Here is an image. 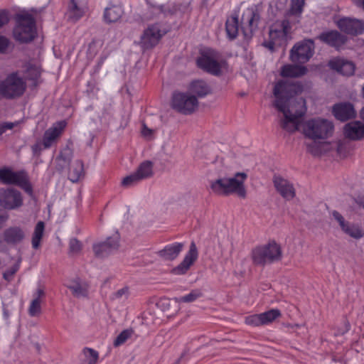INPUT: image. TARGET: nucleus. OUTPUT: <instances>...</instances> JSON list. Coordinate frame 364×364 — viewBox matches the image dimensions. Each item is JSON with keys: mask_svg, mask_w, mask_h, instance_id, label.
Segmentation results:
<instances>
[{"mask_svg": "<svg viewBox=\"0 0 364 364\" xmlns=\"http://www.w3.org/2000/svg\"><path fill=\"white\" fill-rule=\"evenodd\" d=\"M304 87L299 82L289 80L278 82L274 87V107L283 117L280 119L281 127L289 132L299 129L301 118L306 111V101L296 95L302 92Z\"/></svg>", "mask_w": 364, "mask_h": 364, "instance_id": "obj_1", "label": "nucleus"}, {"mask_svg": "<svg viewBox=\"0 0 364 364\" xmlns=\"http://www.w3.org/2000/svg\"><path fill=\"white\" fill-rule=\"evenodd\" d=\"M247 178V175L245 173L237 172L232 177L218 178L212 181L210 188L217 195L236 194L238 197L245 198L247 191L244 183Z\"/></svg>", "mask_w": 364, "mask_h": 364, "instance_id": "obj_2", "label": "nucleus"}, {"mask_svg": "<svg viewBox=\"0 0 364 364\" xmlns=\"http://www.w3.org/2000/svg\"><path fill=\"white\" fill-rule=\"evenodd\" d=\"M333 132V123L320 117L309 119L303 125L304 136L313 141L326 139L332 135Z\"/></svg>", "mask_w": 364, "mask_h": 364, "instance_id": "obj_3", "label": "nucleus"}, {"mask_svg": "<svg viewBox=\"0 0 364 364\" xmlns=\"http://www.w3.org/2000/svg\"><path fill=\"white\" fill-rule=\"evenodd\" d=\"M251 256L255 264L264 267L267 264L279 261L282 253L279 245L272 242L254 248Z\"/></svg>", "mask_w": 364, "mask_h": 364, "instance_id": "obj_4", "label": "nucleus"}, {"mask_svg": "<svg viewBox=\"0 0 364 364\" xmlns=\"http://www.w3.org/2000/svg\"><path fill=\"white\" fill-rule=\"evenodd\" d=\"M14 36L20 43H28L34 39L36 36V27L35 19L31 14L22 13L16 16Z\"/></svg>", "mask_w": 364, "mask_h": 364, "instance_id": "obj_5", "label": "nucleus"}, {"mask_svg": "<svg viewBox=\"0 0 364 364\" xmlns=\"http://www.w3.org/2000/svg\"><path fill=\"white\" fill-rule=\"evenodd\" d=\"M26 88L25 81L18 73L14 72L0 81V97L6 100H13L23 95Z\"/></svg>", "mask_w": 364, "mask_h": 364, "instance_id": "obj_6", "label": "nucleus"}, {"mask_svg": "<svg viewBox=\"0 0 364 364\" xmlns=\"http://www.w3.org/2000/svg\"><path fill=\"white\" fill-rule=\"evenodd\" d=\"M290 29L289 22L287 20L274 23L269 28V41H265L263 45L271 51H273L275 47L286 46Z\"/></svg>", "mask_w": 364, "mask_h": 364, "instance_id": "obj_7", "label": "nucleus"}, {"mask_svg": "<svg viewBox=\"0 0 364 364\" xmlns=\"http://www.w3.org/2000/svg\"><path fill=\"white\" fill-rule=\"evenodd\" d=\"M197 65L203 70L218 76L222 73V68L226 65V61L220 59L217 52L210 50L198 58Z\"/></svg>", "mask_w": 364, "mask_h": 364, "instance_id": "obj_8", "label": "nucleus"}, {"mask_svg": "<svg viewBox=\"0 0 364 364\" xmlns=\"http://www.w3.org/2000/svg\"><path fill=\"white\" fill-rule=\"evenodd\" d=\"M172 107L183 114H190L198 108L196 96L183 92H175L172 97Z\"/></svg>", "mask_w": 364, "mask_h": 364, "instance_id": "obj_9", "label": "nucleus"}, {"mask_svg": "<svg viewBox=\"0 0 364 364\" xmlns=\"http://www.w3.org/2000/svg\"><path fill=\"white\" fill-rule=\"evenodd\" d=\"M314 50V43L311 39L295 45L290 54L291 61L298 63H305L312 57Z\"/></svg>", "mask_w": 364, "mask_h": 364, "instance_id": "obj_10", "label": "nucleus"}, {"mask_svg": "<svg viewBox=\"0 0 364 364\" xmlns=\"http://www.w3.org/2000/svg\"><path fill=\"white\" fill-rule=\"evenodd\" d=\"M0 180L4 183L18 185L28 193H32V188L25 172H14L6 168L1 169Z\"/></svg>", "mask_w": 364, "mask_h": 364, "instance_id": "obj_11", "label": "nucleus"}, {"mask_svg": "<svg viewBox=\"0 0 364 364\" xmlns=\"http://www.w3.org/2000/svg\"><path fill=\"white\" fill-rule=\"evenodd\" d=\"M23 205L21 193L14 188L0 189V205L4 209L15 210Z\"/></svg>", "mask_w": 364, "mask_h": 364, "instance_id": "obj_12", "label": "nucleus"}, {"mask_svg": "<svg viewBox=\"0 0 364 364\" xmlns=\"http://www.w3.org/2000/svg\"><path fill=\"white\" fill-rule=\"evenodd\" d=\"M281 316L279 309H271L266 312L253 314L245 317V323L252 326H260L272 323L277 318Z\"/></svg>", "mask_w": 364, "mask_h": 364, "instance_id": "obj_13", "label": "nucleus"}, {"mask_svg": "<svg viewBox=\"0 0 364 364\" xmlns=\"http://www.w3.org/2000/svg\"><path fill=\"white\" fill-rule=\"evenodd\" d=\"M272 183L277 192L285 200H290L296 196L294 185L288 179L280 175H274Z\"/></svg>", "mask_w": 364, "mask_h": 364, "instance_id": "obj_14", "label": "nucleus"}, {"mask_svg": "<svg viewBox=\"0 0 364 364\" xmlns=\"http://www.w3.org/2000/svg\"><path fill=\"white\" fill-rule=\"evenodd\" d=\"M163 35L159 25L152 24L144 30L141 36V43L146 49L151 48L158 44Z\"/></svg>", "mask_w": 364, "mask_h": 364, "instance_id": "obj_15", "label": "nucleus"}, {"mask_svg": "<svg viewBox=\"0 0 364 364\" xmlns=\"http://www.w3.org/2000/svg\"><path fill=\"white\" fill-rule=\"evenodd\" d=\"M198 256V253L196 245L195 242H192L184 259L178 266L172 269L171 273L176 275L185 274L197 260Z\"/></svg>", "mask_w": 364, "mask_h": 364, "instance_id": "obj_16", "label": "nucleus"}, {"mask_svg": "<svg viewBox=\"0 0 364 364\" xmlns=\"http://www.w3.org/2000/svg\"><path fill=\"white\" fill-rule=\"evenodd\" d=\"M26 237V231L20 226H10L2 233L3 242L11 246L21 243Z\"/></svg>", "mask_w": 364, "mask_h": 364, "instance_id": "obj_17", "label": "nucleus"}, {"mask_svg": "<svg viewBox=\"0 0 364 364\" xmlns=\"http://www.w3.org/2000/svg\"><path fill=\"white\" fill-rule=\"evenodd\" d=\"M338 28L350 35H359L364 31V21L356 18H343L338 21Z\"/></svg>", "mask_w": 364, "mask_h": 364, "instance_id": "obj_18", "label": "nucleus"}, {"mask_svg": "<svg viewBox=\"0 0 364 364\" xmlns=\"http://www.w3.org/2000/svg\"><path fill=\"white\" fill-rule=\"evenodd\" d=\"M259 16L253 10H247L242 18V31L246 37H251L253 32L257 28Z\"/></svg>", "mask_w": 364, "mask_h": 364, "instance_id": "obj_19", "label": "nucleus"}, {"mask_svg": "<svg viewBox=\"0 0 364 364\" xmlns=\"http://www.w3.org/2000/svg\"><path fill=\"white\" fill-rule=\"evenodd\" d=\"M328 65L332 70L345 76H351L355 73V64L343 58H334L329 61Z\"/></svg>", "mask_w": 364, "mask_h": 364, "instance_id": "obj_20", "label": "nucleus"}, {"mask_svg": "<svg viewBox=\"0 0 364 364\" xmlns=\"http://www.w3.org/2000/svg\"><path fill=\"white\" fill-rule=\"evenodd\" d=\"M321 41L335 48H340L344 45L347 38L337 31H331L321 33L318 37Z\"/></svg>", "mask_w": 364, "mask_h": 364, "instance_id": "obj_21", "label": "nucleus"}, {"mask_svg": "<svg viewBox=\"0 0 364 364\" xmlns=\"http://www.w3.org/2000/svg\"><path fill=\"white\" fill-rule=\"evenodd\" d=\"M65 127V122L63 121L45 132L42 141L44 149H48L51 146L53 143L60 136Z\"/></svg>", "mask_w": 364, "mask_h": 364, "instance_id": "obj_22", "label": "nucleus"}, {"mask_svg": "<svg viewBox=\"0 0 364 364\" xmlns=\"http://www.w3.org/2000/svg\"><path fill=\"white\" fill-rule=\"evenodd\" d=\"M346 137L352 140H360L364 137V124L355 121L348 123L344 127Z\"/></svg>", "mask_w": 364, "mask_h": 364, "instance_id": "obj_23", "label": "nucleus"}, {"mask_svg": "<svg viewBox=\"0 0 364 364\" xmlns=\"http://www.w3.org/2000/svg\"><path fill=\"white\" fill-rule=\"evenodd\" d=\"M335 117L341 121H346L355 117V112L350 103H340L333 107Z\"/></svg>", "mask_w": 364, "mask_h": 364, "instance_id": "obj_24", "label": "nucleus"}, {"mask_svg": "<svg viewBox=\"0 0 364 364\" xmlns=\"http://www.w3.org/2000/svg\"><path fill=\"white\" fill-rule=\"evenodd\" d=\"M184 247L183 243L175 242L166 246L163 250L158 252V255L164 260L172 261L177 258Z\"/></svg>", "mask_w": 364, "mask_h": 364, "instance_id": "obj_25", "label": "nucleus"}, {"mask_svg": "<svg viewBox=\"0 0 364 364\" xmlns=\"http://www.w3.org/2000/svg\"><path fill=\"white\" fill-rule=\"evenodd\" d=\"M159 306L165 312L167 317H171L179 311V302L178 299H162L159 302Z\"/></svg>", "mask_w": 364, "mask_h": 364, "instance_id": "obj_26", "label": "nucleus"}, {"mask_svg": "<svg viewBox=\"0 0 364 364\" xmlns=\"http://www.w3.org/2000/svg\"><path fill=\"white\" fill-rule=\"evenodd\" d=\"M68 287L71 290L73 296L77 298L86 297L87 296L89 286L86 282H82L80 279L72 281Z\"/></svg>", "mask_w": 364, "mask_h": 364, "instance_id": "obj_27", "label": "nucleus"}, {"mask_svg": "<svg viewBox=\"0 0 364 364\" xmlns=\"http://www.w3.org/2000/svg\"><path fill=\"white\" fill-rule=\"evenodd\" d=\"M81 1H69L68 6V17L73 21H76L80 18L85 11V7L81 5Z\"/></svg>", "mask_w": 364, "mask_h": 364, "instance_id": "obj_28", "label": "nucleus"}, {"mask_svg": "<svg viewBox=\"0 0 364 364\" xmlns=\"http://www.w3.org/2000/svg\"><path fill=\"white\" fill-rule=\"evenodd\" d=\"M307 69L304 66L286 65L282 68L281 75L283 77H298L304 75Z\"/></svg>", "mask_w": 364, "mask_h": 364, "instance_id": "obj_29", "label": "nucleus"}, {"mask_svg": "<svg viewBox=\"0 0 364 364\" xmlns=\"http://www.w3.org/2000/svg\"><path fill=\"white\" fill-rule=\"evenodd\" d=\"M73 156V150L68 146L63 149L60 151L58 156H57L55 161L57 162L56 168L59 171H62L70 163Z\"/></svg>", "mask_w": 364, "mask_h": 364, "instance_id": "obj_30", "label": "nucleus"}, {"mask_svg": "<svg viewBox=\"0 0 364 364\" xmlns=\"http://www.w3.org/2000/svg\"><path fill=\"white\" fill-rule=\"evenodd\" d=\"M190 92L198 97H203L211 92L208 85L203 80H195L191 82L189 87Z\"/></svg>", "mask_w": 364, "mask_h": 364, "instance_id": "obj_31", "label": "nucleus"}, {"mask_svg": "<svg viewBox=\"0 0 364 364\" xmlns=\"http://www.w3.org/2000/svg\"><path fill=\"white\" fill-rule=\"evenodd\" d=\"M85 174L83 163L80 160H76L71 166L69 173L68 178L72 182L78 181L82 176Z\"/></svg>", "mask_w": 364, "mask_h": 364, "instance_id": "obj_32", "label": "nucleus"}, {"mask_svg": "<svg viewBox=\"0 0 364 364\" xmlns=\"http://www.w3.org/2000/svg\"><path fill=\"white\" fill-rule=\"evenodd\" d=\"M122 14V9L119 6L107 7L105 10L104 19L109 23L116 22L121 18Z\"/></svg>", "mask_w": 364, "mask_h": 364, "instance_id": "obj_33", "label": "nucleus"}, {"mask_svg": "<svg viewBox=\"0 0 364 364\" xmlns=\"http://www.w3.org/2000/svg\"><path fill=\"white\" fill-rule=\"evenodd\" d=\"M153 167L154 164L151 161H144L140 164L135 172L142 181L154 175Z\"/></svg>", "mask_w": 364, "mask_h": 364, "instance_id": "obj_34", "label": "nucleus"}, {"mask_svg": "<svg viewBox=\"0 0 364 364\" xmlns=\"http://www.w3.org/2000/svg\"><path fill=\"white\" fill-rule=\"evenodd\" d=\"M225 30L230 39L232 40L237 37L239 31L238 18L237 16H232L227 19Z\"/></svg>", "mask_w": 364, "mask_h": 364, "instance_id": "obj_35", "label": "nucleus"}, {"mask_svg": "<svg viewBox=\"0 0 364 364\" xmlns=\"http://www.w3.org/2000/svg\"><path fill=\"white\" fill-rule=\"evenodd\" d=\"M341 230L355 240H359L364 235L363 230L358 225L350 223H348Z\"/></svg>", "mask_w": 364, "mask_h": 364, "instance_id": "obj_36", "label": "nucleus"}, {"mask_svg": "<svg viewBox=\"0 0 364 364\" xmlns=\"http://www.w3.org/2000/svg\"><path fill=\"white\" fill-rule=\"evenodd\" d=\"M45 225L43 221H39L36 227L32 237V247L38 249L40 246L41 238L43 235Z\"/></svg>", "mask_w": 364, "mask_h": 364, "instance_id": "obj_37", "label": "nucleus"}, {"mask_svg": "<svg viewBox=\"0 0 364 364\" xmlns=\"http://www.w3.org/2000/svg\"><path fill=\"white\" fill-rule=\"evenodd\" d=\"M93 251L97 257H105L109 255L112 251L105 242L95 245L93 246Z\"/></svg>", "mask_w": 364, "mask_h": 364, "instance_id": "obj_38", "label": "nucleus"}, {"mask_svg": "<svg viewBox=\"0 0 364 364\" xmlns=\"http://www.w3.org/2000/svg\"><path fill=\"white\" fill-rule=\"evenodd\" d=\"M133 333L132 329H125L122 331L114 339L113 345L118 347L124 343L128 338H129Z\"/></svg>", "mask_w": 364, "mask_h": 364, "instance_id": "obj_39", "label": "nucleus"}, {"mask_svg": "<svg viewBox=\"0 0 364 364\" xmlns=\"http://www.w3.org/2000/svg\"><path fill=\"white\" fill-rule=\"evenodd\" d=\"M90 364H96L98 360V353L92 348H85L83 350V358Z\"/></svg>", "mask_w": 364, "mask_h": 364, "instance_id": "obj_40", "label": "nucleus"}, {"mask_svg": "<svg viewBox=\"0 0 364 364\" xmlns=\"http://www.w3.org/2000/svg\"><path fill=\"white\" fill-rule=\"evenodd\" d=\"M21 258H18L16 262L12 265L9 269L6 270L3 273V278L7 282H10L13 279L14 274L18 272L20 267Z\"/></svg>", "mask_w": 364, "mask_h": 364, "instance_id": "obj_41", "label": "nucleus"}, {"mask_svg": "<svg viewBox=\"0 0 364 364\" xmlns=\"http://www.w3.org/2000/svg\"><path fill=\"white\" fill-rule=\"evenodd\" d=\"M203 295L200 290L195 289L191 291L188 294L178 298V302L191 303L196 301L197 299L201 297Z\"/></svg>", "mask_w": 364, "mask_h": 364, "instance_id": "obj_42", "label": "nucleus"}, {"mask_svg": "<svg viewBox=\"0 0 364 364\" xmlns=\"http://www.w3.org/2000/svg\"><path fill=\"white\" fill-rule=\"evenodd\" d=\"M141 180L136 172L124 177L122 181V185L124 187H130L137 184Z\"/></svg>", "mask_w": 364, "mask_h": 364, "instance_id": "obj_43", "label": "nucleus"}, {"mask_svg": "<svg viewBox=\"0 0 364 364\" xmlns=\"http://www.w3.org/2000/svg\"><path fill=\"white\" fill-rule=\"evenodd\" d=\"M41 75V70L38 66L28 65L26 70V78L37 80Z\"/></svg>", "mask_w": 364, "mask_h": 364, "instance_id": "obj_44", "label": "nucleus"}, {"mask_svg": "<svg viewBox=\"0 0 364 364\" xmlns=\"http://www.w3.org/2000/svg\"><path fill=\"white\" fill-rule=\"evenodd\" d=\"M82 245L80 240L76 238H72L69 242V253L71 255H77L82 250Z\"/></svg>", "mask_w": 364, "mask_h": 364, "instance_id": "obj_45", "label": "nucleus"}, {"mask_svg": "<svg viewBox=\"0 0 364 364\" xmlns=\"http://www.w3.org/2000/svg\"><path fill=\"white\" fill-rule=\"evenodd\" d=\"M41 300L33 299L28 309V313L31 316H38L41 312Z\"/></svg>", "mask_w": 364, "mask_h": 364, "instance_id": "obj_46", "label": "nucleus"}, {"mask_svg": "<svg viewBox=\"0 0 364 364\" xmlns=\"http://www.w3.org/2000/svg\"><path fill=\"white\" fill-rule=\"evenodd\" d=\"M105 242L112 251L117 250L119 246V234L117 232L114 233L112 236L108 237Z\"/></svg>", "mask_w": 364, "mask_h": 364, "instance_id": "obj_47", "label": "nucleus"}, {"mask_svg": "<svg viewBox=\"0 0 364 364\" xmlns=\"http://www.w3.org/2000/svg\"><path fill=\"white\" fill-rule=\"evenodd\" d=\"M304 3L305 1H292L289 14L294 16L301 14L304 6Z\"/></svg>", "mask_w": 364, "mask_h": 364, "instance_id": "obj_48", "label": "nucleus"}, {"mask_svg": "<svg viewBox=\"0 0 364 364\" xmlns=\"http://www.w3.org/2000/svg\"><path fill=\"white\" fill-rule=\"evenodd\" d=\"M307 151L314 156H318L321 154V145L317 144L316 141L306 144Z\"/></svg>", "mask_w": 364, "mask_h": 364, "instance_id": "obj_49", "label": "nucleus"}, {"mask_svg": "<svg viewBox=\"0 0 364 364\" xmlns=\"http://www.w3.org/2000/svg\"><path fill=\"white\" fill-rule=\"evenodd\" d=\"M129 295V290L127 287H124L116 292H114L112 296V299H127Z\"/></svg>", "mask_w": 364, "mask_h": 364, "instance_id": "obj_50", "label": "nucleus"}, {"mask_svg": "<svg viewBox=\"0 0 364 364\" xmlns=\"http://www.w3.org/2000/svg\"><path fill=\"white\" fill-rule=\"evenodd\" d=\"M333 218L338 223L341 229L342 230L349 223L345 220L343 216L337 210L331 212Z\"/></svg>", "mask_w": 364, "mask_h": 364, "instance_id": "obj_51", "label": "nucleus"}, {"mask_svg": "<svg viewBox=\"0 0 364 364\" xmlns=\"http://www.w3.org/2000/svg\"><path fill=\"white\" fill-rule=\"evenodd\" d=\"M148 5H149V9H151V12L150 17L154 16H157L162 13L166 14V13L170 12V11L165 10L164 8V6L163 5L155 6V5H152L151 4H149Z\"/></svg>", "mask_w": 364, "mask_h": 364, "instance_id": "obj_52", "label": "nucleus"}, {"mask_svg": "<svg viewBox=\"0 0 364 364\" xmlns=\"http://www.w3.org/2000/svg\"><path fill=\"white\" fill-rule=\"evenodd\" d=\"M20 122L18 121L14 122H4L0 124V129L2 131V134L7 129H11L15 127H17Z\"/></svg>", "mask_w": 364, "mask_h": 364, "instance_id": "obj_53", "label": "nucleus"}, {"mask_svg": "<svg viewBox=\"0 0 364 364\" xmlns=\"http://www.w3.org/2000/svg\"><path fill=\"white\" fill-rule=\"evenodd\" d=\"M31 149L34 155L39 156L41 151L44 149L43 141H37L31 146Z\"/></svg>", "mask_w": 364, "mask_h": 364, "instance_id": "obj_54", "label": "nucleus"}, {"mask_svg": "<svg viewBox=\"0 0 364 364\" xmlns=\"http://www.w3.org/2000/svg\"><path fill=\"white\" fill-rule=\"evenodd\" d=\"M9 218V213L0 210V230L4 226Z\"/></svg>", "mask_w": 364, "mask_h": 364, "instance_id": "obj_55", "label": "nucleus"}, {"mask_svg": "<svg viewBox=\"0 0 364 364\" xmlns=\"http://www.w3.org/2000/svg\"><path fill=\"white\" fill-rule=\"evenodd\" d=\"M9 46V41L3 36H0V53H4Z\"/></svg>", "mask_w": 364, "mask_h": 364, "instance_id": "obj_56", "label": "nucleus"}, {"mask_svg": "<svg viewBox=\"0 0 364 364\" xmlns=\"http://www.w3.org/2000/svg\"><path fill=\"white\" fill-rule=\"evenodd\" d=\"M141 134L144 137L151 138L153 134V130L149 129L146 124H143V129L141 130Z\"/></svg>", "mask_w": 364, "mask_h": 364, "instance_id": "obj_57", "label": "nucleus"}, {"mask_svg": "<svg viewBox=\"0 0 364 364\" xmlns=\"http://www.w3.org/2000/svg\"><path fill=\"white\" fill-rule=\"evenodd\" d=\"M9 21L7 13L5 11H0V28Z\"/></svg>", "mask_w": 364, "mask_h": 364, "instance_id": "obj_58", "label": "nucleus"}, {"mask_svg": "<svg viewBox=\"0 0 364 364\" xmlns=\"http://www.w3.org/2000/svg\"><path fill=\"white\" fill-rule=\"evenodd\" d=\"M45 296L44 290L41 288H38L36 292L33 295V299H38V300H41V297Z\"/></svg>", "mask_w": 364, "mask_h": 364, "instance_id": "obj_59", "label": "nucleus"}, {"mask_svg": "<svg viewBox=\"0 0 364 364\" xmlns=\"http://www.w3.org/2000/svg\"><path fill=\"white\" fill-rule=\"evenodd\" d=\"M355 4L358 8L364 10V1H355Z\"/></svg>", "mask_w": 364, "mask_h": 364, "instance_id": "obj_60", "label": "nucleus"}, {"mask_svg": "<svg viewBox=\"0 0 364 364\" xmlns=\"http://www.w3.org/2000/svg\"><path fill=\"white\" fill-rule=\"evenodd\" d=\"M357 203L360 207H362L363 208H364V198L360 199Z\"/></svg>", "mask_w": 364, "mask_h": 364, "instance_id": "obj_61", "label": "nucleus"}, {"mask_svg": "<svg viewBox=\"0 0 364 364\" xmlns=\"http://www.w3.org/2000/svg\"><path fill=\"white\" fill-rule=\"evenodd\" d=\"M360 116L364 120V107L361 109L360 112Z\"/></svg>", "mask_w": 364, "mask_h": 364, "instance_id": "obj_62", "label": "nucleus"}, {"mask_svg": "<svg viewBox=\"0 0 364 364\" xmlns=\"http://www.w3.org/2000/svg\"><path fill=\"white\" fill-rule=\"evenodd\" d=\"M80 364H90V363H88V362H86L83 359H82Z\"/></svg>", "mask_w": 364, "mask_h": 364, "instance_id": "obj_63", "label": "nucleus"}, {"mask_svg": "<svg viewBox=\"0 0 364 364\" xmlns=\"http://www.w3.org/2000/svg\"><path fill=\"white\" fill-rule=\"evenodd\" d=\"M4 316H5V318H8V317H9V314L7 313V311H4Z\"/></svg>", "mask_w": 364, "mask_h": 364, "instance_id": "obj_64", "label": "nucleus"}]
</instances>
